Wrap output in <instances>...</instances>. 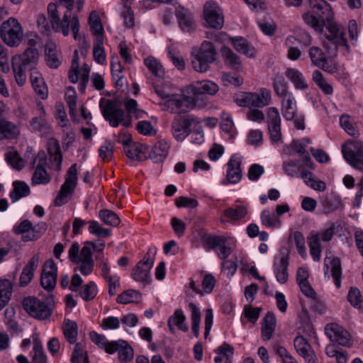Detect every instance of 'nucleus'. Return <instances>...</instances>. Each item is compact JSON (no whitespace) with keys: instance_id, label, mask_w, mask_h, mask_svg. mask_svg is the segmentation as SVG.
<instances>
[{"instance_id":"obj_1","label":"nucleus","mask_w":363,"mask_h":363,"mask_svg":"<svg viewBox=\"0 0 363 363\" xmlns=\"http://www.w3.org/2000/svg\"><path fill=\"white\" fill-rule=\"evenodd\" d=\"M330 33L323 40V46L326 50L327 55L323 50L317 46H313L308 50V55L313 65L322 69L323 71L333 74L337 70V65L334 60L337 50L343 47L347 52H350V47L347 43L344 29L337 23L328 25Z\"/></svg>"},{"instance_id":"obj_2","label":"nucleus","mask_w":363,"mask_h":363,"mask_svg":"<svg viewBox=\"0 0 363 363\" xmlns=\"http://www.w3.org/2000/svg\"><path fill=\"white\" fill-rule=\"evenodd\" d=\"M48 13L50 23L55 32H62L64 36H68L70 26L74 38L75 40L77 38L79 32V21L77 16H72L70 11L66 10L61 20L57 11V5L55 3L48 4Z\"/></svg>"},{"instance_id":"obj_3","label":"nucleus","mask_w":363,"mask_h":363,"mask_svg":"<svg viewBox=\"0 0 363 363\" xmlns=\"http://www.w3.org/2000/svg\"><path fill=\"white\" fill-rule=\"evenodd\" d=\"M274 89L276 95L281 99L283 117L286 121H292L297 112L296 101L293 93L289 90V86L283 79L274 82Z\"/></svg>"},{"instance_id":"obj_4","label":"nucleus","mask_w":363,"mask_h":363,"mask_svg":"<svg viewBox=\"0 0 363 363\" xmlns=\"http://www.w3.org/2000/svg\"><path fill=\"white\" fill-rule=\"evenodd\" d=\"M216 50L213 44L203 41L199 50L192 51L191 65L194 69L199 72H206L209 66L216 59Z\"/></svg>"},{"instance_id":"obj_5","label":"nucleus","mask_w":363,"mask_h":363,"mask_svg":"<svg viewBox=\"0 0 363 363\" xmlns=\"http://www.w3.org/2000/svg\"><path fill=\"white\" fill-rule=\"evenodd\" d=\"M99 107L106 121L112 127H118L120 123L128 127L130 125V119L125 118V112L118 104L110 99H101Z\"/></svg>"},{"instance_id":"obj_6","label":"nucleus","mask_w":363,"mask_h":363,"mask_svg":"<svg viewBox=\"0 0 363 363\" xmlns=\"http://www.w3.org/2000/svg\"><path fill=\"white\" fill-rule=\"evenodd\" d=\"M77 165L76 163L68 169L64 183L62 184L55 199V205L61 206L71 200L77 185Z\"/></svg>"},{"instance_id":"obj_7","label":"nucleus","mask_w":363,"mask_h":363,"mask_svg":"<svg viewBox=\"0 0 363 363\" xmlns=\"http://www.w3.org/2000/svg\"><path fill=\"white\" fill-rule=\"evenodd\" d=\"M271 91L262 88L256 92H244L237 96L236 103L240 106L262 108L271 104Z\"/></svg>"},{"instance_id":"obj_8","label":"nucleus","mask_w":363,"mask_h":363,"mask_svg":"<svg viewBox=\"0 0 363 363\" xmlns=\"http://www.w3.org/2000/svg\"><path fill=\"white\" fill-rule=\"evenodd\" d=\"M156 254V247H150L143 259L133 269L131 276L134 280L144 284H150V272L154 264Z\"/></svg>"},{"instance_id":"obj_9","label":"nucleus","mask_w":363,"mask_h":363,"mask_svg":"<svg viewBox=\"0 0 363 363\" xmlns=\"http://www.w3.org/2000/svg\"><path fill=\"white\" fill-rule=\"evenodd\" d=\"M199 123V119L192 115H177L172 121L171 133L176 140L182 141L191 133V126Z\"/></svg>"},{"instance_id":"obj_10","label":"nucleus","mask_w":363,"mask_h":363,"mask_svg":"<svg viewBox=\"0 0 363 363\" xmlns=\"http://www.w3.org/2000/svg\"><path fill=\"white\" fill-rule=\"evenodd\" d=\"M22 26L14 18H9L1 23V39L10 47L18 46L23 38Z\"/></svg>"},{"instance_id":"obj_11","label":"nucleus","mask_w":363,"mask_h":363,"mask_svg":"<svg viewBox=\"0 0 363 363\" xmlns=\"http://www.w3.org/2000/svg\"><path fill=\"white\" fill-rule=\"evenodd\" d=\"M334 235V230L329 228L323 230L320 233L316 231H311L307 239L308 244L310 250V254L315 262H318L321 257V245L320 241L328 242L331 240Z\"/></svg>"},{"instance_id":"obj_12","label":"nucleus","mask_w":363,"mask_h":363,"mask_svg":"<svg viewBox=\"0 0 363 363\" xmlns=\"http://www.w3.org/2000/svg\"><path fill=\"white\" fill-rule=\"evenodd\" d=\"M345 160L363 172V143L359 141L347 143L342 147Z\"/></svg>"},{"instance_id":"obj_13","label":"nucleus","mask_w":363,"mask_h":363,"mask_svg":"<svg viewBox=\"0 0 363 363\" xmlns=\"http://www.w3.org/2000/svg\"><path fill=\"white\" fill-rule=\"evenodd\" d=\"M31 164L35 169L32 177L33 184L38 185L48 184L51 180V177L45 169V166L47 164V156L45 152L43 150L39 151L38 153L33 158Z\"/></svg>"},{"instance_id":"obj_14","label":"nucleus","mask_w":363,"mask_h":363,"mask_svg":"<svg viewBox=\"0 0 363 363\" xmlns=\"http://www.w3.org/2000/svg\"><path fill=\"white\" fill-rule=\"evenodd\" d=\"M24 310L33 318L45 320L51 315V310L43 301L36 297L28 296L23 299Z\"/></svg>"},{"instance_id":"obj_15","label":"nucleus","mask_w":363,"mask_h":363,"mask_svg":"<svg viewBox=\"0 0 363 363\" xmlns=\"http://www.w3.org/2000/svg\"><path fill=\"white\" fill-rule=\"evenodd\" d=\"M203 16L206 23L211 28L220 29L223 26L224 18L216 3L208 1L203 6Z\"/></svg>"},{"instance_id":"obj_16","label":"nucleus","mask_w":363,"mask_h":363,"mask_svg":"<svg viewBox=\"0 0 363 363\" xmlns=\"http://www.w3.org/2000/svg\"><path fill=\"white\" fill-rule=\"evenodd\" d=\"M57 277V267L55 262L52 259L45 261L40 276L42 287L48 292L52 291L56 286Z\"/></svg>"},{"instance_id":"obj_17","label":"nucleus","mask_w":363,"mask_h":363,"mask_svg":"<svg viewBox=\"0 0 363 363\" xmlns=\"http://www.w3.org/2000/svg\"><path fill=\"white\" fill-rule=\"evenodd\" d=\"M267 123L270 138L273 142H278L281 138V117L276 107H269L267 110Z\"/></svg>"},{"instance_id":"obj_18","label":"nucleus","mask_w":363,"mask_h":363,"mask_svg":"<svg viewBox=\"0 0 363 363\" xmlns=\"http://www.w3.org/2000/svg\"><path fill=\"white\" fill-rule=\"evenodd\" d=\"M325 333L331 341L340 345L348 347L352 344L350 334L337 324L327 325Z\"/></svg>"},{"instance_id":"obj_19","label":"nucleus","mask_w":363,"mask_h":363,"mask_svg":"<svg viewBox=\"0 0 363 363\" xmlns=\"http://www.w3.org/2000/svg\"><path fill=\"white\" fill-rule=\"evenodd\" d=\"M175 16L177 19L179 27L184 33H191L195 31L196 24L193 13L183 6L176 9Z\"/></svg>"},{"instance_id":"obj_20","label":"nucleus","mask_w":363,"mask_h":363,"mask_svg":"<svg viewBox=\"0 0 363 363\" xmlns=\"http://www.w3.org/2000/svg\"><path fill=\"white\" fill-rule=\"evenodd\" d=\"M325 276H332L335 286L339 289L341 286L342 267L341 261L338 257H326L324 263Z\"/></svg>"},{"instance_id":"obj_21","label":"nucleus","mask_w":363,"mask_h":363,"mask_svg":"<svg viewBox=\"0 0 363 363\" xmlns=\"http://www.w3.org/2000/svg\"><path fill=\"white\" fill-rule=\"evenodd\" d=\"M309 272L306 267H300L296 272V281L301 291L308 298L316 299L317 293L308 282Z\"/></svg>"},{"instance_id":"obj_22","label":"nucleus","mask_w":363,"mask_h":363,"mask_svg":"<svg viewBox=\"0 0 363 363\" xmlns=\"http://www.w3.org/2000/svg\"><path fill=\"white\" fill-rule=\"evenodd\" d=\"M242 157L240 154L233 155L228 163L226 172V177L229 183L237 184L242 178V170L240 164L242 163Z\"/></svg>"},{"instance_id":"obj_23","label":"nucleus","mask_w":363,"mask_h":363,"mask_svg":"<svg viewBox=\"0 0 363 363\" xmlns=\"http://www.w3.org/2000/svg\"><path fill=\"white\" fill-rule=\"evenodd\" d=\"M310 8L317 15H319L320 18L323 21H326L330 23H333L332 20L334 17L331 6L325 0H309Z\"/></svg>"},{"instance_id":"obj_24","label":"nucleus","mask_w":363,"mask_h":363,"mask_svg":"<svg viewBox=\"0 0 363 363\" xmlns=\"http://www.w3.org/2000/svg\"><path fill=\"white\" fill-rule=\"evenodd\" d=\"M36 40L34 38L29 39L28 41V48L21 55H15L19 56L22 65L28 67L30 69L38 63L39 60V52L35 45Z\"/></svg>"},{"instance_id":"obj_25","label":"nucleus","mask_w":363,"mask_h":363,"mask_svg":"<svg viewBox=\"0 0 363 363\" xmlns=\"http://www.w3.org/2000/svg\"><path fill=\"white\" fill-rule=\"evenodd\" d=\"M48 151L49 155L50 169L60 171L62 166V155L58 141L55 139L50 140L48 142Z\"/></svg>"},{"instance_id":"obj_26","label":"nucleus","mask_w":363,"mask_h":363,"mask_svg":"<svg viewBox=\"0 0 363 363\" xmlns=\"http://www.w3.org/2000/svg\"><path fill=\"white\" fill-rule=\"evenodd\" d=\"M289 258L286 255H280L274 258L273 269L277 281L283 284L289 278Z\"/></svg>"},{"instance_id":"obj_27","label":"nucleus","mask_w":363,"mask_h":363,"mask_svg":"<svg viewBox=\"0 0 363 363\" xmlns=\"http://www.w3.org/2000/svg\"><path fill=\"white\" fill-rule=\"evenodd\" d=\"M40 261L39 254H35L28 263L24 266L19 278L20 286H27L34 277V272L36 270Z\"/></svg>"},{"instance_id":"obj_28","label":"nucleus","mask_w":363,"mask_h":363,"mask_svg":"<svg viewBox=\"0 0 363 363\" xmlns=\"http://www.w3.org/2000/svg\"><path fill=\"white\" fill-rule=\"evenodd\" d=\"M45 111L41 107V113L38 117H33L29 121L30 128L35 133H39L41 136H46L52 133L50 124L45 118Z\"/></svg>"},{"instance_id":"obj_29","label":"nucleus","mask_w":363,"mask_h":363,"mask_svg":"<svg viewBox=\"0 0 363 363\" xmlns=\"http://www.w3.org/2000/svg\"><path fill=\"white\" fill-rule=\"evenodd\" d=\"M30 79L36 94H38L42 99H47L48 96V86L42 74L35 67L31 68Z\"/></svg>"},{"instance_id":"obj_30","label":"nucleus","mask_w":363,"mask_h":363,"mask_svg":"<svg viewBox=\"0 0 363 363\" xmlns=\"http://www.w3.org/2000/svg\"><path fill=\"white\" fill-rule=\"evenodd\" d=\"M13 231L16 234H21V238L24 242L36 240L40 236V233L33 227L31 222L28 220H25L18 226H15Z\"/></svg>"},{"instance_id":"obj_31","label":"nucleus","mask_w":363,"mask_h":363,"mask_svg":"<svg viewBox=\"0 0 363 363\" xmlns=\"http://www.w3.org/2000/svg\"><path fill=\"white\" fill-rule=\"evenodd\" d=\"M229 40L234 49L239 53L249 58H252L256 56L257 51L255 48L242 37H230L229 38Z\"/></svg>"},{"instance_id":"obj_32","label":"nucleus","mask_w":363,"mask_h":363,"mask_svg":"<svg viewBox=\"0 0 363 363\" xmlns=\"http://www.w3.org/2000/svg\"><path fill=\"white\" fill-rule=\"evenodd\" d=\"M277 325L276 317L273 313H267L262 323L261 335L264 341L270 340L274 333Z\"/></svg>"},{"instance_id":"obj_33","label":"nucleus","mask_w":363,"mask_h":363,"mask_svg":"<svg viewBox=\"0 0 363 363\" xmlns=\"http://www.w3.org/2000/svg\"><path fill=\"white\" fill-rule=\"evenodd\" d=\"M285 76L294 84L295 89L306 91L308 88V84L303 74L295 68H288L285 72Z\"/></svg>"},{"instance_id":"obj_34","label":"nucleus","mask_w":363,"mask_h":363,"mask_svg":"<svg viewBox=\"0 0 363 363\" xmlns=\"http://www.w3.org/2000/svg\"><path fill=\"white\" fill-rule=\"evenodd\" d=\"M21 133L20 127L15 123L1 119V140H16Z\"/></svg>"},{"instance_id":"obj_35","label":"nucleus","mask_w":363,"mask_h":363,"mask_svg":"<svg viewBox=\"0 0 363 363\" xmlns=\"http://www.w3.org/2000/svg\"><path fill=\"white\" fill-rule=\"evenodd\" d=\"M218 86L210 80L196 82L192 85L191 91L194 94H210L213 95L218 91Z\"/></svg>"},{"instance_id":"obj_36","label":"nucleus","mask_w":363,"mask_h":363,"mask_svg":"<svg viewBox=\"0 0 363 363\" xmlns=\"http://www.w3.org/2000/svg\"><path fill=\"white\" fill-rule=\"evenodd\" d=\"M47 65L51 68H57L61 65L60 53L53 43H48L45 45Z\"/></svg>"},{"instance_id":"obj_37","label":"nucleus","mask_w":363,"mask_h":363,"mask_svg":"<svg viewBox=\"0 0 363 363\" xmlns=\"http://www.w3.org/2000/svg\"><path fill=\"white\" fill-rule=\"evenodd\" d=\"M186 316L181 308L177 309L172 315L168 319V327L173 333L174 326H177L179 329L184 332L188 330V326L185 324Z\"/></svg>"},{"instance_id":"obj_38","label":"nucleus","mask_w":363,"mask_h":363,"mask_svg":"<svg viewBox=\"0 0 363 363\" xmlns=\"http://www.w3.org/2000/svg\"><path fill=\"white\" fill-rule=\"evenodd\" d=\"M19 56H13L11 63L15 79L19 86H23L26 81V67L22 65Z\"/></svg>"},{"instance_id":"obj_39","label":"nucleus","mask_w":363,"mask_h":363,"mask_svg":"<svg viewBox=\"0 0 363 363\" xmlns=\"http://www.w3.org/2000/svg\"><path fill=\"white\" fill-rule=\"evenodd\" d=\"M188 308L190 311L191 330L195 337L199 336L200 323L201 320V313L199 306L194 303H189Z\"/></svg>"},{"instance_id":"obj_40","label":"nucleus","mask_w":363,"mask_h":363,"mask_svg":"<svg viewBox=\"0 0 363 363\" xmlns=\"http://www.w3.org/2000/svg\"><path fill=\"white\" fill-rule=\"evenodd\" d=\"M220 52L225 64L229 67L234 69H240L241 68L242 62L240 57L230 48L225 46L221 48Z\"/></svg>"},{"instance_id":"obj_41","label":"nucleus","mask_w":363,"mask_h":363,"mask_svg":"<svg viewBox=\"0 0 363 363\" xmlns=\"http://www.w3.org/2000/svg\"><path fill=\"white\" fill-rule=\"evenodd\" d=\"M170 145L166 140L158 141L153 147L151 152V157L155 162H162L167 157Z\"/></svg>"},{"instance_id":"obj_42","label":"nucleus","mask_w":363,"mask_h":363,"mask_svg":"<svg viewBox=\"0 0 363 363\" xmlns=\"http://www.w3.org/2000/svg\"><path fill=\"white\" fill-rule=\"evenodd\" d=\"M89 23L91 31L97 39H103L104 28L101 23L99 13L96 11H92L89 17Z\"/></svg>"},{"instance_id":"obj_43","label":"nucleus","mask_w":363,"mask_h":363,"mask_svg":"<svg viewBox=\"0 0 363 363\" xmlns=\"http://www.w3.org/2000/svg\"><path fill=\"white\" fill-rule=\"evenodd\" d=\"M180 103V96L178 94H172L165 101L159 103V106L162 110L174 113L181 112Z\"/></svg>"},{"instance_id":"obj_44","label":"nucleus","mask_w":363,"mask_h":363,"mask_svg":"<svg viewBox=\"0 0 363 363\" xmlns=\"http://www.w3.org/2000/svg\"><path fill=\"white\" fill-rule=\"evenodd\" d=\"M13 184V190L11 192L10 196L13 202L30 194V187L26 182L16 181Z\"/></svg>"},{"instance_id":"obj_45","label":"nucleus","mask_w":363,"mask_h":363,"mask_svg":"<svg viewBox=\"0 0 363 363\" xmlns=\"http://www.w3.org/2000/svg\"><path fill=\"white\" fill-rule=\"evenodd\" d=\"M260 220L261 223L267 228H279L281 225L280 218L276 214H271L268 209H264L261 212Z\"/></svg>"},{"instance_id":"obj_46","label":"nucleus","mask_w":363,"mask_h":363,"mask_svg":"<svg viewBox=\"0 0 363 363\" xmlns=\"http://www.w3.org/2000/svg\"><path fill=\"white\" fill-rule=\"evenodd\" d=\"M145 66L149 71L157 78H162L164 75V70L161 63L154 57L149 56L144 60Z\"/></svg>"},{"instance_id":"obj_47","label":"nucleus","mask_w":363,"mask_h":363,"mask_svg":"<svg viewBox=\"0 0 363 363\" xmlns=\"http://www.w3.org/2000/svg\"><path fill=\"white\" fill-rule=\"evenodd\" d=\"M5 160L13 168L20 170L24 167V161L13 148L8 149L5 153Z\"/></svg>"},{"instance_id":"obj_48","label":"nucleus","mask_w":363,"mask_h":363,"mask_svg":"<svg viewBox=\"0 0 363 363\" xmlns=\"http://www.w3.org/2000/svg\"><path fill=\"white\" fill-rule=\"evenodd\" d=\"M247 213V209L244 206H236L235 208H228L223 211V216L230 221H238Z\"/></svg>"},{"instance_id":"obj_49","label":"nucleus","mask_w":363,"mask_h":363,"mask_svg":"<svg viewBox=\"0 0 363 363\" xmlns=\"http://www.w3.org/2000/svg\"><path fill=\"white\" fill-rule=\"evenodd\" d=\"M63 333L69 343H74L78 334L77 323L70 320H65L63 323Z\"/></svg>"},{"instance_id":"obj_50","label":"nucleus","mask_w":363,"mask_h":363,"mask_svg":"<svg viewBox=\"0 0 363 363\" xmlns=\"http://www.w3.org/2000/svg\"><path fill=\"white\" fill-rule=\"evenodd\" d=\"M298 43V40L292 35L288 36L285 40L288 48L287 57L291 60H296L301 56V51L296 46Z\"/></svg>"},{"instance_id":"obj_51","label":"nucleus","mask_w":363,"mask_h":363,"mask_svg":"<svg viewBox=\"0 0 363 363\" xmlns=\"http://www.w3.org/2000/svg\"><path fill=\"white\" fill-rule=\"evenodd\" d=\"M140 298V293L138 291L128 289L118 296L116 301L121 304H128L138 302Z\"/></svg>"},{"instance_id":"obj_52","label":"nucleus","mask_w":363,"mask_h":363,"mask_svg":"<svg viewBox=\"0 0 363 363\" xmlns=\"http://www.w3.org/2000/svg\"><path fill=\"white\" fill-rule=\"evenodd\" d=\"M304 22L318 32L323 30V23L327 22L320 18V16H315L312 12L308 11L303 15Z\"/></svg>"},{"instance_id":"obj_53","label":"nucleus","mask_w":363,"mask_h":363,"mask_svg":"<svg viewBox=\"0 0 363 363\" xmlns=\"http://www.w3.org/2000/svg\"><path fill=\"white\" fill-rule=\"evenodd\" d=\"M89 232L99 238H108L111 234V230L102 227L99 222L91 220L88 222Z\"/></svg>"},{"instance_id":"obj_54","label":"nucleus","mask_w":363,"mask_h":363,"mask_svg":"<svg viewBox=\"0 0 363 363\" xmlns=\"http://www.w3.org/2000/svg\"><path fill=\"white\" fill-rule=\"evenodd\" d=\"M99 216L105 224L111 226H118L121 221L116 213L108 209L99 211Z\"/></svg>"},{"instance_id":"obj_55","label":"nucleus","mask_w":363,"mask_h":363,"mask_svg":"<svg viewBox=\"0 0 363 363\" xmlns=\"http://www.w3.org/2000/svg\"><path fill=\"white\" fill-rule=\"evenodd\" d=\"M123 143V152L127 157L134 160H141L143 155L141 147L135 144H132L130 142L127 140Z\"/></svg>"},{"instance_id":"obj_56","label":"nucleus","mask_w":363,"mask_h":363,"mask_svg":"<svg viewBox=\"0 0 363 363\" xmlns=\"http://www.w3.org/2000/svg\"><path fill=\"white\" fill-rule=\"evenodd\" d=\"M33 362H45L47 361L46 356L43 351L42 342L37 335L33 337Z\"/></svg>"},{"instance_id":"obj_57","label":"nucleus","mask_w":363,"mask_h":363,"mask_svg":"<svg viewBox=\"0 0 363 363\" xmlns=\"http://www.w3.org/2000/svg\"><path fill=\"white\" fill-rule=\"evenodd\" d=\"M340 123L341 127L350 135L354 138H357L359 136V133L354 126V123L349 115L341 116L340 118Z\"/></svg>"},{"instance_id":"obj_58","label":"nucleus","mask_w":363,"mask_h":363,"mask_svg":"<svg viewBox=\"0 0 363 363\" xmlns=\"http://www.w3.org/2000/svg\"><path fill=\"white\" fill-rule=\"evenodd\" d=\"M235 247V240L233 238L228 237L223 245H221L218 248L217 254L218 257L223 260L227 259L228 256L234 250Z\"/></svg>"},{"instance_id":"obj_59","label":"nucleus","mask_w":363,"mask_h":363,"mask_svg":"<svg viewBox=\"0 0 363 363\" xmlns=\"http://www.w3.org/2000/svg\"><path fill=\"white\" fill-rule=\"evenodd\" d=\"M94 43L93 56L95 62L99 65H104L106 62V55L103 47V39H97Z\"/></svg>"},{"instance_id":"obj_60","label":"nucleus","mask_w":363,"mask_h":363,"mask_svg":"<svg viewBox=\"0 0 363 363\" xmlns=\"http://www.w3.org/2000/svg\"><path fill=\"white\" fill-rule=\"evenodd\" d=\"M294 346L299 356L303 355V354L313 350L308 340L301 335H298L294 338Z\"/></svg>"},{"instance_id":"obj_61","label":"nucleus","mask_w":363,"mask_h":363,"mask_svg":"<svg viewBox=\"0 0 363 363\" xmlns=\"http://www.w3.org/2000/svg\"><path fill=\"white\" fill-rule=\"evenodd\" d=\"M121 362L127 363L133 358V350L126 341L123 340L118 351Z\"/></svg>"},{"instance_id":"obj_62","label":"nucleus","mask_w":363,"mask_h":363,"mask_svg":"<svg viewBox=\"0 0 363 363\" xmlns=\"http://www.w3.org/2000/svg\"><path fill=\"white\" fill-rule=\"evenodd\" d=\"M80 296L86 301H91L95 298L97 294V287L94 282L90 281L89 284L83 286L79 291Z\"/></svg>"},{"instance_id":"obj_63","label":"nucleus","mask_w":363,"mask_h":363,"mask_svg":"<svg viewBox=\"0 0 363 363\" xmlns=\"http://www.w3.org/2000/svg\"><path fill=\"white\" fill-rule=\"evenodd\" d=\"M13 281L9 279L1 280V306L10 301L13 293Z\"/></svg>"},{"instance_id":"obj_64","label":"nucleus","mask_w":363,"mask_h":363,"mask_svg":"<svg viewBox=\"0 0 363 363\" xmlns=\"http://www.w3.org/2000/svg\"><path fill=\"white\" fill-rule=\"evenodd\" d=\"M16 311L13 307H8L4 311V323L7 325L8 328L13 331L17 332L18 326L15 320Z\"/></svg>"}]
</instances>
